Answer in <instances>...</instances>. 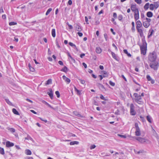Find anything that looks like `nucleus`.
<instances>
[{
    "instance_id": "864d4df0",
    "label": "nucleus",
    "mask_w": 159,
    "mask_h": 159,
    "mask_svg": "<svg viewBox=\"0 0 159 159\" xmlns=\"http://www.w3.org/2000/svg\"><path fill=\"white\" fill-rule=\"evenodd\" d=\"M113 17L116 19L117 18V15L116 13H113Z\"/></svg>"
},
{
    "instance_id": "412c9836",
    "label": "nucleus",
    "mask_w": 159,
    "mask_h": 159,
    "mask_svg": "<svg viewBox=\"0 0 159 159\" xmlns=\"http://www.w3.org/2000/svg\"><path fill=\"white\" fill-rule=\"evenodd\" d=\"M7 129L10 131L11 132L13 133L15 132L16 130L15 129L13 128H10L9 127H7Z\"/></svg>"
},
{
    "instance_id": "4468645a",
    "label": "nucleus",
    "mask_w": 159,
    "mask_h": 159,
    "mask_svg": "<svg viewBox=\"0 0 159 159\" xmlns=\"http://www.w3.org/2000/svg\"><path fill=\"white\" fill-rule=\"evenodd\" d=\"M62 78L67 84H69L70 81V80L66 77L65 75L62 76Z\"/></svg>"
},
{
    "instance_id": "f8f14e48",
    "label": "nucleus",
    "mask_w": 159,
    "mask_h": 159,
    "mask_svg": "<svg viewBox=\"0 0 159 159\" xmlns=\"http://www.w3.org/2000/svg\"><path fill=\"white\" fill-rule=\"evenodd\" d=\"M99 87L100 89L103 92H105L106 91V89L103 86V85L101 84H99Z\"/></svg>"
},
{
    "instance_id": "0eeeda50",
    "label": "nucleus",
    "mask_w": 159,
    "mask_h": 159,
    "mask_svg": "<svg viewBox=\"0 0 159 159\" xmlns=\"http://www.w3.org/2000/svg\"><path fill=\"white\" fill-rule=\"evenodd\" d=\"M134 107L133 104H131L130 105V113L132 115H134L136 114V112L134 110Z\"/></svg>"
},
{
    "instance_id": "4be33fe9",
    "label": "nucleus",
    "mask_w": 159,
    "mask_h": 159,
    "mask_svg": "<svg viewBox=\"0 0 159 159\" xmlns=\"http://www.w3.org/2000/svg\"><path fill=\"white\" fill-rule=\"evenodd\" d=\"M68 70V69L66 66H64L63 68L62 69L61 71L66 73Z\"/></svg>"
},
{
    "instance_id": "de8ad7c7",
    "label": "nucleus",
    "mask_w": 159,
    "mask_h": 159,
    "mask_svg": "<svg viewBox=\"0 0 159 159\" xmlns=\"http://www.w3.org/2000/svg\"><path fill=\"white\" fill-rule=\"evenodd\" d=\"M118 135L121 138H126V137L125 135H122L121 134H118Z\"/></svg>"
},
{
    "instance_id": "49530a36",
    "label": "nucleus",
    "mask_w": 159,
    "mask_h": 159,
    "mask_svg": "<svg viewBox=\"0 0 159 159\" xmlns=\"http://www.w3.org/2000/svg\"><path fill=\"white\" fill-rule=\"evenodd\" d=\"M27 139H28V140H30L31 141H32L33 140L32 138L29 135H27Z\"/></svg>"
},
{
    "instance_id": "58836bf2",
    "label": "nucleus",
    "mask_w": 159,
    "mask_h": 159,
    "mask_svg": "<svg viewBox=\"0 0 159 159\" xmlns=\"http://www.w3.org/2000/svg\"><path fill=\"white\" fill-rule=\"evenodd\" d=\"M9 25L10 26L16 25L17 24V23L16 22H10L9 23Z\"/></svg>"
},
{
    "instance_id": "2f4dec72",
    "label": "nucleus",
    "mask_w": 159,
    "mask_h": 159,
    "mask_svg": "<svg viewBox=\"0 0 159 159\" xmlns=\"http://www.w3.org/2000/svg\"><path fill=\"white\" fill-rule=\"evenodd\" d=\"M52 80L51 79H48L46 83V85H48L49 84H52Z\"/></svg>"
},
{
    "instance_id": "2eb2a0df",
    "label": "nucleus",
    "mask_w": 159,
    "mask_h": 159,
    "mask_svg": "<svg viewBox=\"0 0 159 159\" xmlns=\"http://www.w3.org/2000/svg\"><path fill=\"white\" fill-rule=\"evenodd\" d=\"M137 29L138 32L139 33L141 37H142L143 35V30L140 28H137Z\"/></svg>"
},
{
    "instance_id": "aec40b11",
    "label": "nucleus",
    "mask_w": 159,
    "mask_h": 159,
    "mask_svg": "<svg viewBox=\"0 0 159 159\" xmlns=\"http://www.w3.org/2000/svg\"><path fill=\"white\" fill-rule=\"evenodd\" d=\"M102 73L103 74V77H107L108 76V74L107 72L103 71L102 72Z\"/></svg>"
},
{
    "instance_id": "20e7f679",
    "label": "nucleus",
    "mask_w": 159,
    "mask_h": 159,
    "mask_svg": "<svg viewBox=\"0 0 159 159\" xmlns=\"http://www.w3.org/2000/svg\"><path fill=\"white\" fill-rule=\"evenodd\" d=\"M134 96L135 97V101L139 104H142L143 102L141 101L142 98L140 95L137 93H135L134 94Z\"/></svg>"
},
{
    "instance_id": "6ab92c4d",
    "label": "nucleus",
    "mask_w": 159,
    "mask_h": 159,
    "mask_svg": "<svg viewBox=\"0 0 159 159\" xmlns=\"http://www.w3.org/2000/svg\"><path fill=\"white\" fill-rule=\"evenodd\" d=\"M96 52L97 53L100 54L102 52V49L100 47H97L96 48Z\"/></svg>"
},
{
    "instance_id": "3c124183",
    "label": "nucleus",
    "mask_w": 159,
    "mask_h": 159,
    "mask_svg": "<svg viewBox=\"0 0 159 159\" xmlns=\"http://www.w3.org/2000/svg\"><path fill=\"white\" fill-rule=\"evenodd\" d=\"M104 37L106 40V41L107 40V34L106 33H105L104 34Z\"/></svg>"
},
{
    "instance_id": "1a4fd4ad",
    "label": "nucleus",
    "mask_w": 159,
    "mask_h": 159,
    "mask_svg": "<svg viewBox=\"0 0 159 159\" xmlns=\"http://www.w3.org/2000/svg\"><path fill=\"white\" fill-rule=\"evenodd\" d=\"M48 90L49 91L47 92V94L49 95L50 98L52 99L53 98L52 90L51 89H49Z\"/></svg>"
},
{
    "instance_id": "052dcab7",
    "label": "nucleus",
    "mask_w": 159,
    "mask_h": 159,
    "mask_svg": "<svg viewBox=\"0 0 159 159\" xmlns=\"http://www.w3.org/2000/svg\"><path fill=\"white\" fill-rule=\"evenodd\" d=\"M39 119H40L42 121H44L45 122V123H46L47 122V120H45V119H43L42 118H40V117H39Z\"/></svg>"
},
{
    "instance_id": "f257e3e1",
    "label": "nucleus",
    "mask_w": 159,
    "mask_h": 159,
    "mask_svg": "<svg viewBox=\"0 0 159 159\" xmlns=\"http://www.w3.org/2000/svg\"><path fill=\"white\" fill-rule=\"evenodd\" d=\"M142 44L140 46L141 52L143 55L146 54V53L147 43L144 39H142Z\"/></svg>"
},
{
    "instance_id": "338daca9",
    "label": "nucleus",
    "mask_w": 159,
    "mask_h": 159,
    "mask_svg": "<svg viewBox=\"0 0 159 159\" xmlns=\"http://www.w3.org/2000/svg\"><path fill=\"white\" fill-rule=\"evenodd\" d=\"M4 12V11L3 9V8L2 7H1L0 9V13H3Z\"/></svg>"
},
{
    "instance_id": "603ef678",
    "label": "nucleus",
    "mask_w": 159,
    "mask_h": 159,
    "mask_svg": "<svg viewBox=\"0 0 159 159\" xmlns=\"http://www.w3.org/2000/svg\"><path fill=\"white\" fill-rule=\"evenodd\" d=\"M69 44L70 45V46H72V47H75V44H73V43H71V42H69Z\"/></svg>"
},
{
    "instance_id": "a18cd8bd",
    "label": "nucleus",
    "mask_w": 159,
    "mask_h": 159,
    "mask_svg": "<svg viewBox=\"0 0 159 159\" xmlns=\"http://www.w3.org/2000/svg\"><path fill=\"white\" fill-rule=\"evenodd\" d=\"M96 147V146L94 145V144H93V145H91L90 146V149L92 150V149H94V148H95Z\"/></svg>"
},
{
    "instance_id": "b1692460",
    "label": "nucleus",
    "mask_w": 159,
    "mask_h": 159,
    "mask_svg": "<svg viewBox=\"0 0 159 159\" xmlns=\"http://www.w3.org/2000/svg\"><path fill=\"white\" fill-rule=\"evenodd\" d=\"M12 111L15 114L17 115H19L20 114L18 112V111L16 110L15 108H13L12 110Z\"/></svg>"
},
{
    "instance_id": "69168bd1",
    "label": "nucleus",
    "mask_w": 159,
    "mask_h": 159,
    "mask_svg": "<svg viewBox=\"0 0 159 159\" xmlns=\"http://www.w3.org/2000/svg\"><path fill=\"white\" fill-rule=\"evenodd\" d=\"M68 3L69 5H71L72 4V1L71 0H69L68 2Z\"/></svg>"
},
{
    "instance_id": "79ce46f5",
    "label": "nucleus",
    "mask_w": 159,
    "mask_h": 159,
    "mask_svg": "<svg viewBox=\"0 0 159 159\" xmlns=\"http://www.w3.org/2000/svg\"><path fill=\"white\" fill-rule=\"evenodd\" d=\"M135 126L136 128V129H140L139 128V127L138 124L137 123H135Z\"/></svg>"
},
{
    "instance_id": "7ed1b4c3",
    "label": "nucleus",
    "mask_w": 159,
    "mask_h": 159,
    "mask_svg": "<svg viewBox=\"0 0 159 159\" xmlns=\"http://www.w3.org/2000/svg\"><path fill=\"white\" fill-rule=\"evenodd\" d=\"M149 66L151 68L155 70H157L159 66V63L158 62L156 61L152 62L149 63Z\"/></svg>"
},
{
    "instance_id": "774afa93",
    "label": "nucleus",
    "mask_w": 159,
    "mask_h": 159,
    "mask_svg": "<svg viewBox=\"0 0 159 159\" xmlns=\"http://www.w3.org/2000/svg\"><path fill=\"white\" fill-rule=\"evenodd\" d=\"M30 70L32 72L34 71V69L32 67L30 68Z\"/></svg>"
},
{
    "instance_id": "8fccbe9b",
    "label": "nucleus",
    "mask_w": 159,
    "mask_h": 159,
    "mask_svg": "<svg viewBox=\"0 0 159 159\" xmlns=\"http://www.w3.org/2000/svg\"><path fill=\"white\" fill-rule=\"evenodd\" d=\"M100 98L102 100H106V99L105 97L102 94L100 95Z\"/></svg>"
},
{
    "instance_id": "cd10ccee",
    "label": "nucleus",
    "mask_w": 159,
    "mask_h": 159,
    "mask_svg": "<svg viewBox=\"0 0 159 159\" xmlns=\"http://www.w3.org/2000/svg\"><path fill=\"white\" fill-rule=\"evenodd\" d=\"M111 54L113 58L116 60H117V57L116 54L113 52H111Z\"/></svg>"
},
{
    "instance_id": "f704fd0d",
    "label": "nucleus",
    "mask_w": 159,
    "mask_h": 159,
    "mask_svg": "<svg viewBox=\"0 0 159 159\" xmlns=\"http://www.w3.org/2000/svg\"><path fill=\"white\" fill-rule=\"evenodd\" d=\"M5 101L6 102L10 105H11L12 103L9 100V99H6Z\"/></svg>"
},
{
    "instance_id": "4d7b16f0",
    "label": "nucleus",
    "mask_w": 159,
    "mask_h": 159,
    "mask_svg": "<svg viewBox=\"0 0 159 159\" xmlns=\"http://www.w3.org/2000/svg\"><path fill=\"white\" fill-rule=\"evenodd\" d=\"M146 21L148 22L149 23L151 21V19H150L147 18H146Z\"/></svg>"
},
{
    "instance_id": "bf43d9fd",
    "label": "nucleus",
    "mask_w": 159,
    "mask_h": 159,
    "mask_svg": "<svg viewBox=\"0 0 159 159\" xmlns=\"http://www.w3.org/2000/svg\"><path fill=\"white\" fill-rule=\"evenodd\" d=\"M56 45L57 46V47H58L59 48H60V46L59 45L58 43L57 40H56Z\"/></svg>"
},
{
    "instance_id": "39448f33",
    "label": "nucleus",
    "mask_w": 159,
    "mask_h": 159,
    "mask_svg": "<svg viewBox=\"0 0 159 159\" xmlns=\"http://www.w3.org/2000/svg\"><path fill=\"white\" fill-rule=\"evenodd\" d=\"M159 6L158 2H154L153 4L150 5L149 8L152 11L154 9H157Z\"/></svg>"
},
{
    "instance_id": "a878e982",
    "label": "nucleus",
    "mask_w": 159,
    "mask_h": 159,
    "mask_svg": "<svg viewBox=\"0 0 159 159\" xmlns=\"http://www.w3.org/2000/svg\"><path fill=\"white\" fill-rule=\"evenodd\" d=\"M149 3H147L145 4L144 7V8L145 10H147L149 8Z\"/></svg>"
},
{
    "instance_id": "c756f323",
    "label": "nucleus",
    "mask_w": 159,
    "mask_h": 159,
    "mask_svg": "<svg viewBox=\"0 0 159 159\" xmlns=\"http://www.w3.org/2000/svg\"><path fill=\"white\" fill-rule=\"evenodd\" d=\"M79 143V142L78 141H73V142H71L70 143V145H74V144H78Z\"/></svg>"
},
{
    "instance_id": "473e14b6",
    "label": "nucleus",
    "mask_w": 159,
    "mask_h": 159,
    "mask_svg": "<svg viewBox=\"0 0 159 159\" xmlns=\"http://www.w3.org/2000/svg\"><path fill=\"white\" fill-rule=\"evenodd\" d=\"M67 55L68 56H69L71 59L73 61V62H75V60L70 55L69 53L68 52Z\"/></svg>"
},
{
    "instance_id": "9b49d317",
    "label": "nucleus",
    "mask_w": 159,
    "mask_h": 159,
    "mask_svg": "<svg viewBox=\"0 0 159 159\" xmlns=\"http://www.w3.org/2000/svg\"><path fill=\"white\" fill-rule=\"evenodd\" d=\"M14 143L10 142V141H7L6 142V146L7 147H10L14 146Z\"/></svg>"
},
{
    "instance_id": "ea45409f",
    "label": "nucleus",
    "mask_w": 159,
    "mask_h": 159,
    "mask_svg": "<svg viewBox=\"0 0 159 159\" xmlns=\"http://www.w3.org/2000/svg\"><path fill=\"white\" fill-rule=\"evenodd\" d=\"M118 19L121 21L123 19V16L121 15H120L118 16Z\"/></svg>"
},
{
    "instance_id": "dca6fc26",
    "label": "nucleus",
    "mask_w": 159,
    "mask_h": 159,
    "mask_svg": "<svg viewBox=\"0 0 159 159\" xmlns=\"http://www.w3.org/2000/svg\"><path fill=\"white\" fill-rule=\"evenodd\" d=\"M136 28H140L142 27V24L140 20H138L136 22Z\"/></svg>"
},
{
    "instance_id": "5701e85b",
    "label": "nucleus",
    "mask_w": 159,
    "mask_h": 159,
    "mask_svg": "<svg viewBox=\"0 0 159 159\" xmlns=\"http://www.w3.org/2000/svg\"><path fill=\"white\" fill-rule=\"evenodd\" d=\"M147 16L148 17H151L153 16V14L151 11H148L147 13Z\"/></svg>"
},
{
    "instance_id": "7c9ffc66",
    "label": "nucleus",
    "mask_w": 159,
    "mask_h": 159,
    "mask_svg": "<svg viewBox=\"0 0 159 159\" xmlns=\"http://www.w3.org/2000/svg\"><path fill=\"white\" fill-rule=\"evenodd\" d=\"M0 153L2 155H4L5 154L4 149L1 147H0Z\"/></svg>"
},
{
    "instance_id": "a19ab883",
    "label": "nucleus",
    "mask_w": 159,
    "mask_h": 159,
    "mask_svg": "<svg viewBox=\"0 0 159 159\" xmlns=\"http://www.w3.org/2000/svg\"><path fill=\"white\" fill-rule=\"evenodd\" d=\"M66 24L67 25H68V26L69 27V29L71 30V29H73V26H72V25H70V24H69L68 22Z\"/></svg>"
},
{
    "instance_id": "6e6552de",
    "label": "nucleus",
    "mask_w": 159,
    "mask_h": 159,
    "mask_svg": "<svg viewBox=\"0 0 159 159\" xmlns=\"http://www.w3.org/2000/svg\"><path fill=\"white\" fill-rule=\"evenodd\" d=\"M131 10L134 13L136 11H139L138 9L136 7V5L132 4L131 6Z\"/></svg>"
},
{
    "instance_id": "a211bd4d",
    "label": "nucleus",
    "mask_w": 159,
    "mask_h": 159,
    "mask_svg": "<svg viewBox=\"0 0 159 159\" xmlns=\"http://www.w3.org/2000/svg\"><path fill=\"white\" fill-rule=\"evenodd\" d=\"M135 135L137 136H140L141 134L140 129H136L135 132Z\"/></svg>"
},
{
    "instance_id": "09e8293b",
    "label": "nucleus",
    "mask_w": 159,
    "mask_h": 159,
    "mask_svg": "<svg viewBox=\"0 0 159 159\" xmlns=\"http://www.w3.org/2000/svg\"><path fill=\"white\" fill-rule=\"evenodd\" d=\"M80 82L82 84H84L85 83V81L84 80L79 79Z\"/></svg>"
},
{
    "instance_id": "f03ea898",
    "label": "nucleus",
    "mask_w": 159,
    "mask_h": 159,
    "mask_svg": "<svg viewBox=\"0 0 159 159\" xmlns=\"http://www.w3.org/2000/svg\"><path fill=\"white\" fill-rule=\"evenodd\" d=\"M157 55L155 52L150 53L148 56V60L150 62L156 61Z\"/></svg>"
},
{
    "instance_id": "c9c22d12",
    "label": "nucleus",
    "mask_w": 159,
    "mask_h": 159,
    "mask_svg": "<svg viewBox=\"0 0 159 159\" xmlns=\"http://www.w3.org/2000/svg\"><path fill=\"white\" fill-rule=\"evenodd\" d=\"M153 32H154V30H151L150 34H149L148 36V38H149L150 37H151L152 36Z\"/></svg>"
},
{
    "instance_id": "bb28decb",
    "label": "nucleus",
    "mask_w": 159,
    "mask_h": 159,
    "mask_svg": "<svg viewBox=\"0 0 159 159\" xmlns=\"http://www.w3.org/2000/svg\"><path fill=\"white\" fill-rule=\"evenodd\" d=\"M147 119L148 121L150 123H151L152 122V118L149 116H147Z\"/></svg>"
},
{
    "instance_id": "c85d7f7f",
    "label": "nucleus",
    "mask_w": 159,
    "mask_h": 159,
    "mask_svg": "<svg viewBox=\"0 0 159 159\" xmlns=\"http://www.w3.org/2000/svg\"><path fill=\"white\" fill-rule=\"evenodd\" d=\"M25 153L27 155H30L31 154V152L30 150L27 149L25 150Z\"/></svg>"
},
{
    "instance_id": "0e129e2a",
    "label": "nucleus",
    "mask_w": 159,
    "mask_h": 159,
    "mask_svg": "<svg viewBox=\"0 0 159 159\" xmlns=\"http://www.w3.org/2000/svg\"><path fill=\"white\" fill-rule=\"evenodd\" d=\"M150 81L152 84H153L155 83L154 80L152 79H151V80Z\"/></svg>"
},
{
    "instance_id": "c03bdc74",
    "label": "nucleus",
    "mask_w": 159,
    "mask_h": 159,
    "mask_svg": "<svg viewBox=\"0 0 159 159\" xmlns=\"http://www.w3.org/2000/svg\"><path fill=\"white\" fill-rule=\"evenodd\" d=\"M109 83L110 84V85H111V86H114L115 85V83L113 82H112L111 81H110L109 82Z\"/></svg>"
},
{
    "instance_id": "72a5a7b5",
    "label": "nucleus",
    "mask_w": 159,
    "mask_h": 159,
    "mask_svg": "<svg viewBox=\"0 0 159 159\" xmlns=\"http://www.w3.org/2000/svg\"><path fill=\"white\" fill-rule=\"evenodd\" d=\"M52 9L51 8H49L46 13V16L48 15L50 13V12L52 11Z\"/></svg>"
},
{
    "instance_id": "680f3d73",
    "label": "nucleus",
    "mask_w": 159,
    "mask_h": 159,
    "mask_svg": "<svg viewBox=\"0 0 159 159\" xmlns=\"http://www.w3.org/2000/svg\"><path fill=\"white\" fill-rule=\"evenodd\" d=\"M156 138L157 139V141L158 142V144L159 146V136L157 135V136H156Z\"/></svg>"
},
{
    "instance_id": "9d476101",
    "label": "nucleus",
    "mask_w": 159,
    "mask_h": 159,
    "mask_svg": "<svg viewBox=\"0 0 159 159\" xmlns=\"http://www.w3.org/2000/svg\"><path fill=\"white\" fill-rule=\"evenodd\" d=\"M134 19L136 20H137L138 19H139V11H137L134 12Z\"/></svg>"
},
{
    "instance_id": "37998d69",
    "label": "nucleus",
    "mask_w": 159,
    "mask_h": 159,
    "mask_svg": "<svg viewBox=\"0 0 159 159\" xmlns=\"http://www.w3.org/2000/svg\"><path fill=\"white\" fill-rule=\"evenodd\" d=\"M55 94L57 95V96L58 98H59L60 97V95L59 93V92L58 91H56L55 92Z\"/></svg>"
},
{
    "instance_id": "5fc2aeb1",
    "label": "nucleus",
    "mask_w": 159,
    "mask_h": 159,
    "mask_svg": "<svg viewBox=\"0 0 159 159\" xmlns=\"http://www.w3.org/2000/svg\"><path fill=\"white\" fill-rule=\"evenodd\" d=\"M85 21L86 22V23L87 24H89V23L88 22V18L87 16H85Z\"/></svg>"
},
{
    "instance_id": "423d86ee",
    "label": "nucleus",
    "mask_w": 159,
    "mask_h": 159,
    "mask_svg": "<svg viewBox=\"0 0 159 159\" xmlns=\"http://www.w3.org/2000/svg\"><path fill=\"white\" fill-rule=\"evenodd\" d=\"M135 139L142 143H149L150 141L148 139L140 137H136Z\"/></svg>"
},
{
    "instance_id": "e2e57ef3",
    "label": "nucleus",
    "mask_w": 159,
    "mask_h": 159,
    "mask_svg": "<svg viewBox=\"0 0 159 159\" xmlns=\"http://www.w3.org/2000/svg\"><path fill=\"white\" fill-rule=\"evenodd\" d=\"M2 18L3 19H6V15L5 14L3 15L2 16Z\"/></svg>"
},
{
    "instance_id": "ddd939ff",
    "label": "nucleus",
    "mask_w": 159,
    "mask_h": 159,
    "mask_svg": "<svg viewBox=\"0 0 159 159\" xmlns=\"http://www.w3.org/2000/svg\"><path fill=\"white\" fill-rule=\"evenodd\" d=\"M75 29L79 32L81 31L82 30L81 27L78 24H76Z\"/></svg>"
},
{
    "instance_id": "4c0bfd02",
    "label": "nucleus",
    "mask_w": 159,
    "mask_h": 159,
    "mask_svg": "<svg viewBox=\"0 0 159 159\" xmlns=\"http://www.w3.org/2000/svg\"><path fill=\"white\" fill-rule=\"evenodd\" d=\"M134 1L138 4H140L142 3V0H134Z\"/></svg>"
},
{
    "instance_id": "13d9d810",
    "label": "nucleus",
    "mask_w": 159,
    "mask_h": 159,
    "mask_svg": "<svg viewBox=\"0 0 159 159\" xmlns=\"http://www.w3.org/2000/svg\"><path fill=\"white\" fill-rule=\"evenodd\" d=\"M58 63L61 65L63 66V62L61 61H59Z\"/></svg>"
},
{
    "instance_id": "e433bc0d",
    "label": "nucleus",
    "mask_w": 159,
    "mask_h": 159,
    "mask_svg": "<svg viewBox=\"0 0 159 159\" xmlns=\"http://www.w3.org/2000/svg\"><path fill=\"white\" fill-rule=\"evenodd\" d=\"M146 78L148 81H150L152 79L150 76L149 75H147L146 76Z\"/></svg>"
},
{
    "instance_id": "f3484780",
    "label": "nucleus",
    "mask_w": 159,
    "mask_h": 159,
    "mask_svg": "<svg viewBox=\"0 0 159 159\" xmlns=\"http://www.w3.org/2000/svg\"><path fill=\"white\" fill-rule=\"evenodd\" d=\"M150 23L148 22L144 21L143 23V26L146 28H148L150 25Z\"/></svg>"
},
{
    "instance_id": "393cba45",
    "label": "nucleus",
    "mask_w": 159,
    "mask_h": 159,
    "mask_svg": "<svg viewBox=\"0 0 159 159\" xmlns=\"http://www.w3.org/2000/svg\"><path fill=\"white\" fill-rule=\"evenodd\" d=\"M52 34L53 37H55L56 36L55 30L54 29H52L51 32Z\"/></svg>"
},
{
    "instance_id": "6e6d98bb",
    "label": "nucleus",
    "mask_w": 159,
    "mask_h": 159,
    "mask_svg": "<svg viewBox=\"0 0 159 159\" xmlns=\"http://www.w3.org/2000/svg\"><path fill=\"white\" fill-rule=\"evenodd\" d=\"M77 34L80 37H82L83 35V34L82 33L78 32L77 33Z\"/></svg>"
}]
</instances>
